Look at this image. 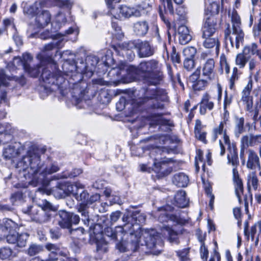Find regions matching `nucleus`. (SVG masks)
<instances>
[{
	"mask_svg": "<svg viewBox=\"0 0 261 261\" xmlns=\"http://www.w3.org/2000/svg\"><path fill=\"white\" fill-rule=\"evenodd\" d=\"M130 223H125L123 226H118L113 229L107 228L106 234L113 240H120L117 247L121 252L139 250L140 246H145L147 249L152 248L155 245L152 237L156 232L154 230H142L136 233L128 232V228L132 226Z\"/></svg>",
	"mask_w": 261,
	"mask_h": 261,
	"instance_id": "nucleus-1",
	"label": "nucleus"
},
{
	"mask_svg": "<svg viewBox=\"0 0 261 261\" xmlns=\"http://www.w3.org/2000/svg\"><path fill=\"white\" fill-rule=\"evenodd\" d=\"M45 150L32 146L27 151L21 160L16 164V168L20 174L22 173L26 178V171L33 176L38 184H42L45 178L48 175L59 171L60 167L56 162L48 160L45 162L41 161V154Z\"/></svg>",
	"mask_w": 261,
	"mask_h": 261,
	"instance_id": "nucleus-2",
	"label": "nucleus"
},
{
	"mask_svg": "<svg viewBox=\"0 0 261 261\" xmlns=\"http://www.w3.org/2000/svg\"><path fill=\"white\" fill-rule=\"evenodd\" d=\"M127 75L133 80L137 79L141 73H143L142 81L148 86H158L164 82L165 76L163 66L154 59L141 62L138 66H126Z\"/></svg>",
	"mask_w": 261,
	"mask_h": 261,
	"instance_id": "nucleus-3",
	"label": "nucleus"
},
{
	"mask_svg": "<svg viewBox=\"0 0 261 261\" xmlns=\"http://www.w3.org/2000/svg\"><path fill=\"white\" fill-rule=\"evenodd\" d=\"M142 93L143 97L133 103L132 114L144 111L149 113L151 111L162 110L164 108V103L168 100L167 93L163 89L143 88Z\"/></svg>",
	"mask_w": 261,
	"mask_h": 261,
	"instance_id": "nucleus-4",
	"label": "nucleus"
},
{
	"mask_svg": "<svg viewBox=\"0 0 261 261\" xmlns=\"http://www.w3.org/2000/svg\"><path fill=\"white\" fill-rule=\"evenodd\" d=\"M46 64L42 69L41 77L46 87H50L51 90H60L63 95V90L66 89L68 82L62 75L61 71L57 69V65L55 62L41 63Z\"/></svg>",
	"mask_w": 261,
	"mask_h": 261,
	"instance_id": "nucleus-5",
	"label": "nucleus"
},
{
	"mask_svg": "<svg viewBox=\"0 0 261 261\" xmlns=\"http://www.w3.org/2000/svg\"><path fill=\"white\" fill-rule=\"evenodd\" d=\"M122 220L123 222H127L126 223H130L133 225L132 227H129L128 228V232H132L133 233H136L137 232H139L140 231H142V230H145L146 229H141L140 227V225L144 223L146 220V216L144 214L140 213L138 211H136L134 212L131 216H128V215H124L122 217ZM147 230H154L155 231L156 233L155 235H153L152 238L154 239V246L151 248V249H153L156 247L158 245L161 246L162 245V241L161 240V237L159 236V233L156 231L155 230L153 229H146Z\"/></svg>",
	"mask_w": 261,
	"mask_h": 261,
	"instance_id": "nucleus-6",
	"label": "nucleus"
},
{
	"mask_svg": "<svg viewBox=\"0 0 261 261\" xmlns=\"http://www.w3.org/2000/svg\"><path fill=\"white\" fill-rule=\"evenodd\" d=\"M227 28L224 31L225 44L226 46L238 49L243 45L244 39V33L242 29H232L231 31L229 24H227Z\"/></svg>",
	"mask_w": 261,
	"mask_h": 261,
	"instance_id": "nucleus-7",
	"label": "nucleus"
},
{
	"mask_svg": "<svg viewBox=\"0 0 261 261\" xmlns=\"http://www.w3.org/2000/svg\"><path fill=\"white\" fill-rule=\"evenodd\" d=\"M83 188L84 186L80 183H59L56 187L53 188L51 191L55 197L61 198L66 195L76 196L77 195L79 189Z\"/></svg>",
	"mask_w": 261,
	"mask_h": 261,
	"instance_id": "nucleus-8",
	"label": "nucleus"
},
{
	"mask_svg": "<svg viewBox=\"0 0 261 261\" xmlns=\"http://www.w3.org/2000/svg\"><path fill=\"white\" fill-rule=\"evenodd\" d=\"M24 12L36 17L35 24L38 28H44L50 22L51 14L47 10L41 11L38 7L32 6L27 11L25 9Z\"/></svg>",
	"mask_w": 261,
	"mask_h": 261,
	"instance_id": "nucleus-9",
	"label": "nucleus"
},
{
	"mask_svg": "<svg viewBox=\"0 0 261 261\" xmlns=\"http://www.w3.org/2000/svg\"><path fill=\"white\" fill-rule=\"evenodd\" d=\"M58 215V224L63 228H69L73 224H77L80 220L79 215L65 210L59 211Z\"/></svg>",
	"mask_w": 261,
	"mask_h": 261,
	"instance_id": "nucleus-10",
	"label": "nucleus"
},
{
	"mask_svg": "<svg viewBox=\"0 0 261 261\" xmlns=\"http://www.w3.org/2000/svg\"><path fill=\"white\" fill-rule=\"evenodd\" d=\"M18 225L15 228L9 229L5 238L8 243L10 244H16L19 247H24L27 242L29 235L27 233L19 234L16 232Z\"/></svg>",
	"mask_w": 261,
	"mask_h": 261,
	"instance_id": "nucleus-11",
	"label": "nucleus"
},
{
	"mask_svg": "<svg viewBox=\"0 0 261 261\" xmlns=\"http://www.w3.org/2000/svg\"><path fill=\"white\" fill-rule=\"evenodd\" d=\"M62 46V40H54L44 45L42 52L37 55V58L39 60L40 63L55 62L51 56L47 55L45 52L51 51L55 48H60Z\"/></svg>",
	"mask_w": 261,
	"mask_h": 261,
	"instance_id": "nucleus-12",
	"label": "nucleus"
},
{
	"mask_svg": "<svg viewBox=\"0 0 261 261\" xmlns=\"http://www.w3.org/2000/svg\"><path fill=\"white\" fill-rule=\"evenodd\" d=\"M217 19L212 15L205 18L201 29L202 37H214L217 30Z\"/></svg>",
	"mask_w": 261,
	"mask_h": 261,
	"instance_id": "nucleus-13",
	"label": "nucleus"
},
{
	"mask_svg": "<svg viewBox=\"0 0 261 261\" xmlns=\"http://www.w3.org/2000/svg\"><path fill=\"white\" fill-rule=\"evenodd\" d=\"M202 76L209 81H213L216 78L215 62L213 58L204 61L201 66Z\"/></svg>",
	"mask_w": 261,
	"mask_h": 261,
	"instance_id": "nucleus-14",
	"label": "nucleus"
},
{
	"mask_svg": "<svg viewBox=\"0 0 261 261\" xmlns=\"http://www.w3.org/2000/svg\"><path fill=\"white\" fill-rule=\"evenodd\" d=\"M137 51L140 58H147L154 55L155 48L149 41L139 39Z\"/></svg>",
	"mask_w": 261,
	"mask_h": 261,
	"instance_id": "nucleus-15",
	"label": "nucleus"
},
{
	"mask_svg": "<svg viewBox=\"0 0 261 261\" xmlns=\"http://www.w3.org/2000/svg\"><path fill=\"white\" fill-rule=\"evenodd\" d=\"M223 142L227 146L229 151V153L227 154L228 162L229 164H231L232 166L235 167L234 168H237L239 164L237 148L233 144L231 145L229 137L226 134L223 135Z\"/></svg>",
	"mask_w": 261,
	"mask_h": 261,
	"instance_id": "nucleus-16",
	"label": "nucleus"
},
{
	"mask_svg": "<svg viewBox=\"0 0 261 261\" xmlns=\"http://www.w3.org/2000/svg\"><path fill=\"white\" fill-rule=\"evenodd\" d=\"M210 97L207 93H205L198 106H195L191 109L190 114H194L196 113L195 110L199 108L201 114H204L207 113V109L211 110L214 107V103L210 101Z\"/></svg>",
	"mask_w": 261,
	"mask_h": 261,
	"instance_id": "nucleus-17",
	"label": "nucleus"
},
{
	"mask_svg": "<svg viewBox=\"0 0 261 261\" xmlns=\"http://www.w3.org/2000/svg\"><path fill=\"white\" fill-rule=\"evenodd\" d=\"M248 158L246 167L251 170L261 169L259 158L256 152L252 149H249L247 151Z\"/></svg>",
	"mask_w": 261,
	"mask_h": 261,
	"instance_id": "nucleus-18",
	"label": "nucleus"
},
{
	"mask_svg": "<svg viewBox=\"0 0 261 261\" xmlns=\"http://www.w3.org/2000/svg\"><path fill=\"white\" fill-rule=\"evenodd\" d=\"M160 211L158 219L161 222H167L169 220L179 224H182L185 222V220L180 217L178 213L177 214H171L165 210Z\"/></svg>",
	"mask_w": 261,
	"mask_h": 261,
	"instance_id": "nucleus-19",
	"label": "nucleus"
},
{
	"mask_svg": "<svg viewBox=\"0 0 261 261\" xmlns=\"http://www.w3.org/2000/svg\"><path fill=\"white\" fill-rule=\"evenodd\" d=\"M153 165L154 167L152 170L161 176L167 175L172 170V167L169 166V161L168 160H164L159 162H154Z\"/></svg>",
	"mask_w": 261,
	"mask_h": 261,
	"instance_id": "nucleus-20",
	"label": "nucleus"
},
{
	"mask_svg": "<svg viewBox=\"0 0 261 261\" xmlns=\"http://www.w3.org/2000/svg\"><path fill=\"white\" fill-rule=\"evenodd\" d=\"M163 115H151V121L150 123V125L151 126H155L156 125L160 126V127L162 126H166V131L169 130L168 127H173L174 123L172 121L170 120H167L162 117Z\"/></svg>",
	"mask_w": 261,
	"mask_h": 261,
	"instance_id": "nucleus-21",
	"label": "nucleus"
},
{
	"mask_svg": "<svg viewBox=\"0 0 261 261\" xmlns=\"http://www.w3.org/2000/svg\"><path fill=\"white\" fill-rule=\"evenodd\" d=\"M22 149L19 143L15 142L13 144L9 145L4 149L3 156L6 159H10L20 154V150Z\"/></svg>",
	"mask_w": 261,
	"mask_h": 261,
	"instance_id": "nucleus-22",
	"label": "nucleus"
},
{
	"mask_svg": "<svg viewBox=\"0 0 261 261\" xmlns=\"http://www.w3.org/2000/svg\"><path fill=\"white\" fill-rule=\"evenodd\" d=\"M17 227V224L11 219L0 220V238H5L9 229H14Z\"/></svg>",
	"mask_w": 261,
	"mask_h": 261,
	"instance_id": "nucleus-23",
	"label": "nucleus"
},
{
	"mask_svg": "<svg viewBox=\"0 0 261 261\" xmlns=\"http://www.w3.org/2000/svg\"><path fill=\"white\" fill-rule=\"evenodd\" d=\"M179 41L181 44L185 45L192 40V36L190 34L188 28L185 25H181L178 28Z\"/></svg>",
	"mask_w": 261,
	"mask_h": 261,
	"instance_id": "nucleus-24",
	"label": "nucleus"
},
{
	"mask_svg": "<svg viewBox=\"0 0 261 261\" xmlns=\"http://www.w3.org/2000/svg\"><path fill=\"white\" fill-rule=\"evenodd\" d=\"M149 30L148 22L146 20L137 21L134 24L133 31L139 36H144Z\"/></svg>",
	"mask_w": 261,
	"mask_h": 261,
	"instance_id": "nucleus-25",
	"label": "nucleus"
},
{
	"mask_svg": "<svg viewBox=\"0 0 261 261\" xmlns=\"http://www.w3.org/2000/svg\"><path fill=\"white\" fill-rule=\"evenodd\" d=\"M250 49L248 46L244 47L243 52L237 55L236 58V64L239 66V68H243L245 67L247 62L250 58V56L247 55L250 53Z\"/></svg>",
	"mask_w": 261,
	"mask_h": 261,
	"instance_id": "nucleus-26",
	"label": "nucleus"
},
{
	"mask_svg": "<svg viewBox=\"0 0 261 261\" xmlns=\"http://www.w3.org/2000/svg\"><path fill=\"white\" fill-rule=\"evenodd\" d=\"M119 14L125 18L132 16L139 17L141 15L139 10L126 6H122L119 8Z\"/></svg>",
	"mask_w": 261,
	"mask_h": 261,
	"instance_id": "nucleus-27",
	"label": "nucleus"
},
{
	"mask_svg": "<svg viewBox=\"0 0 261 261\" xmlns=\"http://www.w3.org/2000/svg\"><path fill=\"white\" fill-rule=\"evenodd\" d=\"M33 221L40 223L44 224L49 222L51 220V215L49 212L44 211L37 212L35 215L31 216Z\"/></svg>",
	"mask_w": 261,
	"mask_h": 261,
	"instance_id": "nucleus-28",
	"label": "nucleus"
},
{
	"mask_svg": "<svg viewBox=\"0 0 261 261\" xmlns=\"http://www.w3.org/2000/svg\"><path fill=\"white\" fill-rule=\"evenodd\" d=\"M14 132V129L10 125L7 124L6 128L3 131H0V144L7 143L13 139L12 134Z\"/></svg>",
	"mask_w": 261,
	"mask_h": 261,
	"instance_id": "nucleus-29",
	"label": "nucleus"
},
{
	"mask_svg": "<svg viewBox=\"0 0 261 261\" xmlns=\"http://www.w3.org/2000/svg\"><path fill=\"white\" fill-rule=\"evenodd\" d=\"M152 149L149 152V156L152 159L153 162H156L157 160L156 156L158 155H161L162 153L170 152V149L164 146H160L156 143L151 145Z\"/></svg>",
	"mask_w": 261,
	"mask_h": 261,
	"instance_id": "nucleus-30",
	"label": "nucleus"
},
{
	"mask_svg": "<svg viewBox=\"0 0 261 261\" xmlns=\"http://www.w3.org/2000/svg\"><path fill=\"white\" fill-rule=\"evenodd\" d=\"M173 183L178 187H186L189 181L188 176L184 173L175 174L172 178Z\"/></svg>",
	"mask_w": 261,
	"mask_h": 261,
	"instance_id": "nucleus-31",
	"label": "nucleus"
},
{
	"mask_svg": "<svg viewBox=\"0 0 261 261\" xmlns=\"http://www.w3.org/2000/svg\"><path fill=\"white\" fill-rule=\"evenodd\" d=\"M162 233L168 237V241L172 243H178V233L171 227L166 226L162 229Z\"/></svg>",
	"mask_w": 261,
	"mask_h": 261,
	"instance_id": "nucleus-32",
	"label": "nucleus"
},
{
	"mask_svg": "<svg viewBox=\"0 0 261 261\" xmlns=\"http://www.w3.org/2000/svg\"><path fill=\"white\" fill-rule=\"evenodd\" d=\"M175 205L179 207H185L188 205L189 200L186 198L184 191H178L174 197Z\"/></svg>",
	"mask_w": 261,
	"mask_h": 261,
	"instance_id": "nucleus-33",
	"label": "nucleus"
},
{
	"mask_svg": "<svg viewBox=\"0 0 261 261\" xmlns=\"http://www.w3.org/2000/svg\"><path fill=\"white\" fill-rule=\"evenodd\" d=\"M88 208L85 203H80L76 207L77 212L81 215L82 221L87 226L89 225L90 221Z\"/></svg>",
	"mask_w": 261,
	"mask_h": 261,
	"instance_id": "nucleus-34",
	"label": "nucleus"
},
{
	"mask_svg": "<svg viewBox=\"0 0 261 261\" xmlns=\"http://www.w3.org/2000/svg\"><path fill=\"white\" fill-rule=\"evenodd\" d=\"M99 62V59L95 56H88L85 59V69L88 72H92Z\"/></svg>",
	"mask_w": 261,
	"mask_h": 261,
	"instance_id": "nucleus-35",
	"label": "nucleus"
},
{
	"mask_svg": "<svg viewBox=\"0 0 261 261\" xmlns=\"http://www.w3.org/2000/svg\"><path fill=\"white\" fill-rule=\"evenodd\" d=\"M46 248L50 252L48 258L44 261H55L58 259V252H59L60 247L55 244L48 243L45 246Z\"/></svg>",
	"mask_w": 261,
	"mask_h": 261,
	"instance_id": "nucleus-36",
	"label": "nucleus"
},
{
	"mask_svg": "<svg viewBox=\"0 0 261 261\" xmlns=\"http://www.w3.org/2000/svg\"><path fill=\"white\" fill-rule=\"evenodd\" d=\"M33 60L32 56L28 53L23 54L22 58L18 57L14 59V63L17 66L21 65L23 67V68H27V67L30 65V63Z\"/></svg>",
	"mask_w": 261,
	"mask_h": 261,
	"instance_id": "nucleus-37",
	"label": "nucleus"
},
{
	"mask_svg": "<svg viewBox=\"0 0 261 261\" xmlns=\"http://www.w3.org/2000/svg\"><path fill=\"white\" fill-rule=\"evenodd\" d=\"M202 38L205 39L203 42V44L205 48H211L215 46H216L217 48H219L220 43L217 37H208Z\"/></svg>",
	"mask_w": 261,
	"mask_h": 261,
	"instance_id": "nucleus-38",
	"label": "nucleus"
},
{
	"mask_svg": "<svg viewBox=\"0 0 261 261\" xmlns=\"http://www.w3.org/2000/svg\"><path fill=\"white\" fill-rule=\"evenodd\" d=\"M252 185L254 190H256L258 188V180L255 172L250 173L247 176V186L250 189V185Z\"/></svg>",
	"mask_w": 261,
	"mask_h": 261,
	"instance_id": "nucleus-39",
	"label": "nucleus"
},
{
	"mask_svg": "<svg viewBox=\"0 0 261 261\" xmlns=\"http://www.w3.org/2000/svg\"><path fill=\"white\" fill-rule=\"evenodd\" d=\"M211 81H209L205 78L199 79L198 81L191 85L193 89L195 91L203 90L207 86L208 83Z\"/></svg>",
	"mask_w": 261,
	"mask_h": 261,
	"instance_id": "nucleus-40",
	"label": "nucleus"
},
{
	"mask_svg": "<svg viewBox=\"0 0 261 261\" xmlns=\"http://www.w3.org/2000/svg\"><path fill=\"white\" fill-rule=\"evenodd\" d=\"M43 250L42 245L32 244L29 246L27 250V254L30 256H35Z\"/></svg>",
	"mask_w": 261,
	"mask_h": 261,
	"instance_id": "nucleus-41",
	"label": "nucleus"
},
{
	"mask_svg": "<svg viewBox=\"0 0 261 261\" xmlns=\"http://www.w3.org/2000/svg\"><path fill=\"white\" fill-rule=\"evenodd\" d=\"M205 193L207 196L210 198L209 206L212 210L213 208L214 202L215 199V196L212 194V188L211 185L209 183H206L204 181L203 182Z\"/></svg>",
	"mask_w": 261,
	"mask_h": 261,
	"instance_id": "nucleus-42",
	"label": "nucleus"
},
{
	"mask_svg": "<svg viewBox=\"0 0 261 261\" xmlns=\"http://www.w3.org/2000/svg\"><path fill=\"white\" fill-rule=\"evenodd\" d=\"M139 39L124 42L119 44V47L124 50H130L133 48L137 49Z\"/></svg>",
	"mask_w": 261,
	"mask_h": 261,
	"instance_id": "nucleus-43",
	"label": "nucleus"
},
{
	"mask_svg": "<svg viewBox=\"0 0 261 261\" xmlns=\"http://www.w3.org/2000/svg\"><path fill=\"white\" fill-rule=\"evenodd\" d=\"M163 8L161 6H159V13L160 15V17L161 18L162 20L164 22V23L166 24L167 28H168V31H167V34L169 40H170L171 38V33L170 32V30H171V24L169 22V21L166 18L165 16L164 15V11H165V4L163 5Z\"/></svg>",
	"mask_w": 261,
	"mask_h": 261,
	"instance_id": "nucleus-44",
	"label": "nucleus"
},
{
	"mask_svg": "<svg viewBox=\"0 0 261 261\" xmlns=\"http://www.w3.org/2000/svg\"><path fill=\"white\" fill-rule=\"evenodd\" d=\"M82 171L81 169H74L72 172L69 173L66 171L63 172L61 174H58L57 179L67 178L68 177L72 178L77 176L82 173Z\"/></svg>",
	"mask_w": 261,
	"mask_h": 261,
	"instance_id": "nucleus-45",
	"label": "nucleus"
},
{
	"mask_svg": "<svg viewBox=\"0 0 261 261\" xmlns=\"http://www.w3.org/2000/svg\"><path fill=\"white\" fill-rule=\"evenodd\" d=\"M252 88V80L250 79L247 85L245 87L242 92V100L243 101H247L250 99V92Z\"/></svg>",
	"mask_w": 261,
	"mask_h": 261,
	"instance_id": "nucleus-46",
	"label": "nucleus"
},
{
	"mask_svg": "<svg viewBox=\"0 0 261 261\" xmlns=\"http://www.w3.org/2000/svg\"><path fill=\"white\" fill-rule=\"evenodd\" d=\"M41 67L40 64H37L33 67H31L29 65L27 67V68H24V70L30 76L36 77L40 74V69Z\"/></svg>",
	"mask_w": 261,
	"mask_h": 261,
	"instance_id": "nucleus-47",
	"label": "nucleus"
},
{
	"mask_svg": "<svg viewBox=\"0 0 261 261\" xmlns=\"http://www.w3.org/2000/svg\"><path fill=\"white\" fill-rule=\"evenodd\" d=\"M239 70L237 67H234L232 70V73L229 80V88L231 90L235 89V82L239 80Z\"/></svg>",
	"mask_w": 261,
	"mask_h": 261,
	"instance_id": "nucleus-48",
	"label": "nucleus"
},
{
	"mask_svg": "<svg viewBox=\"0 0 261 261\" xmlns=\"http://www.w3.org/2000/svg\"><path fill=\"white\" fill-rule=\"evenodd\" d=\"M190 248H185L176 251L177 255L180 261H191L189 257Z\"/></svg>",
	"mask_w": 261,
	"mask_h": 261,
	"instance_id": "nucleus-49",
	"label": "nucleus"
},
{
	"mask_svg": "<svg viewBox=\"0 0 261 261\" xmlns=\"http://www.w3.org/2000/svg\"><path fill=\"white\" fill-rule=\"evenodd\" d=\"M40 206L42 208L41 211L46 212H49V211L55 212L57 210V207L54 206L51 203H50L46 200H44L42 201V202L40 205Z\"/></svg>",
	"mask_w": 261,
	"mask_h": 261,
	"instance_id": "nucleus-50",
	"label": "nucleus"
},
{
	"mask_svg": "<svg viewBox=\"0 0 261 261\" xmlns=\"http://www.w3.org/2000/svg\"><path fill=\"white\" fill-rule=\"evenodd\" d=\"M252 134L245 135L242 137L241 142L243 147H253Z\"/></svg>",
	"mask_w": 261,
	"mask_h": 261,
	"instance_id": "nucleus-51",
	"label": "nucleus"
},
{
	"mask_svg": "<svg viewBox=\"0 0 261 261\" xmlns=\"http://www.w3.org/2000/svg\"><path fill=\"white\" fill-rule=\"evenodd\" d=\"M75 87L73 89L72 96L73 98V101L75 102V103H78L79 102V100L83 96V91L81 89H78L79 85L76 84L75 85Z\"/></svg>",
	"mask_w": 261,
	"mask_h": 261,
	"instance_id": "nucleus-52",
	"label": "nucleus"
},
{
	"mask_svg": "<svg viewBox=\"0 0 261 261\" xmlns=\"http://www.w3.org/2000/svg\"><path fill=\"white\" fill-rule=\"evenodd\" d=\"M182 53L185 59H194L196 53V49L194 47H186L183 50Z\"/></svg>",
	"mask_w": 261,
	"mask_h": 261,
	"instance_id": "nucleus-53",
	"label": "nucleus"
},
{
	"mask_svg": "<svg viewBox=\"0 0 261 261\" xmlns=\"http://www.w3.org/2000/svg\"><path fill=\"white\" fill-rule=\"evenodd\" d=\"M13 251L8 247H3L0 249V258L2 259L9 258L12 256Z\"/></svg>",
	"mask_w": 261,
	"mask_h": 261,
	"instance_id": "nucleus-54",
	"label": "nucleus"
},
{
	"mask_svg": "<svg viewBox=\"0 0 261 261\" xmlns=\"http://www.w3.org/2000/svg\"><path fill=\"white\" fill-rule=\"evenodd\" d=\"M232 23V29H242L241 25V19L240 16L237 13H232L231 17Z\"/></svg>",
	"mask_w": 261,
	"mask_h": 261,
	"instance_id": "nucleus-55",
	"label": "nucleus"
},
{
	"mask_svg": "<svg viewBox=\"0 0 261 261\" xmlns=\"http://www.w3.org/2000/svg\"><path fill=\"white\" fill-rule=\"evenodd\" d=\"M63 73L68 75L69 73L75 70V66L73 64H70L68 62H65L62 65Z\"/></svg>",
	"mask_w": 261,
	"mask_h": 261,
	"instance_id": "nucleus-56",
	"label": "nucleus"
},
{
	"mask_svg": "<svg viewBox=\"0 0 261 261\" xmlns=\"http://www.w3.org/2000/svg\"><path fill=\"white\" fill-rule=\"evenodd\" d=\"M244 119L243 117L237 118L236 121V131L239 135L243 133L244 130Z\"/></svg>",
	"mask_w": 261,
	"mask_h": 261,
	"instance_id": "nucleus-57",
	"label": "nucleus"
},
{
	"mask_svg": "<svg viewBox=\"0 0 261 261\" xmlns=\"http://www.w3.org/2000/svg\"><path fill=\"white\" fill-rule=\"evenodd\" d=\"M261 232V221H258L251 228V235L252 240H253L255 235L257 233H260Z\"/></svg>",
	"mask_w": 261,
	"mask_h": 261,
	"instance_id": "nucleus-58",
	"label": "nucleus"
},
{
	"mask_svg": "<svg viewBox=\"0 0 261 261\" xmlns=\"http://www.w3.org/2000/svg\"><path fill=\"white\" fill-rule=\"evenodd\" d=\"M56 5L60 8L70 9L73 3L70 0H57Z\"/></svg>",
	"mask_w": 261,
	"mask_h": 261,
	"instance_id": "nucleus-59",
	"label": "nucleus"
},
{
	"mask_svg": "<svg viewBox=\"0 0 261 261\" xmlns=\"http://www.w3.org/2000/svg\"><path fill=\"white\" fill-rule=\"evenodd\" d=\"M75 196L78 201H82V203H87L89 195L87 191H83L80 195H76Z\"/></svg>",
	"mask_w": 261,
	"mask_h": 261,
	"instance_id": "nucleus-60",
	"label": "nucleus"
},
{
	"mask_svg": "<svg viewBox=\"0 0 261 261\" xmlns=\"http://www.w3.org/2000/svg\"><path fill=\"white\" fill-rule=\"evenodd\" d=\"M195 66V63L193 59H185L184 62V67L188 71H190Z\"/></svg>",
	"mask_w": 261,
	"mask_h": 261,
	"instance_id": "nucleus-61",
	"label": "nucleus"
},
{
	"mask_svg": "<svg viewBox=\"0 0 261 261\" xmlns=\"http://www.w3.org/2000/svg\"><path fill=\"white\" fill-rule=\"evenodd\" d=\"M200 73V70L197 69L190 76L189 78V83L192 85L198 81L199 80Z\"/></svg>",
	"mask_w": 261,
	"mask_h": 261,
	"instance_id": "nucleus-62",
	"label": "nucleus"
},
{
	"mask_svg": "<svg viewBox=\"0 0 261 261\" xmlns=\"http://www.w3.org/2000/svg\"><path fill=\"white\" fill-rule=\"evenodd\" d=\"M200 252L201 258L204 261H206L208 256V251L204 244L201 245Z\"/></svg>",
	"mask_w": 261,
	"mask_h": 261,
	"instance_id": "nucleus-63",
	"label": "nucleus"
},
{
	"mask_svg": "<svg viewBox=\"0 0 261 261\" xmlns=\"http://www.w3.org/2000/svg\"><path fill=\"white\" fill-rule=\"evenodd\" d=\"M233 172V181L234 182V185H238L240 184H243L242 180L240 177V175L239 172L236 168H233L232 170Z\"/></svg>",
	"mask_w": 261,
	"mask_h": 261,
	"instance_id": "nucleus-64",
	"label": "nucleus"
}]
</instances>
